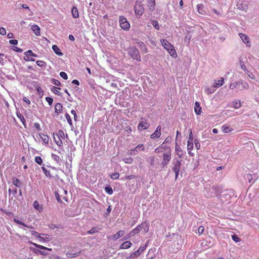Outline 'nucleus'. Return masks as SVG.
I'll list each match as a JSON object with an SVG mask.
<instances>
[{
    "label": "nucleus",
    "instance_id": "f257e3e1",
    "mask_svg": "<svg viewBox=\"0 0 259 259\" xmlns=\"http://www.w3.org/2000/svg\"><path fill=\"white\" fill-rule=\"evenodd\" d=\"M160 42L163 48L169 53L172 57H176L177 55L174 47L164 39H161Z\"/></svg>",
    "mask_w": 259,
    "mask_h": 259
},
{
    "label": "nucleus",
    "instance_id": "f03ea898",
    "mask_svg": "<svg viewBox=\"0 0 259 259\" xmlns=\"http://www.w3.org/2000/svg\"><path fill=\"white\" fill-rule=\"evenodd\" d=\"M127 53L128 55L134 59L138 61H141V56L139 51L135 47H130L127 49Z\"/></svg>",
    "mask_w": 259,
    "mask_h": 259
},
{
    "label": "nucleus",
    "instance_id": "7ed1b4c3",
    "mask_svg": "<svg viewBox=\"0 0 259 259\" xmlns=\"http://www.w3.org/2000/svg\"><path fill=\"white\" fill-rule=\"evenodd\" d=\"M181 161L182 160L181 159H179L178 158H175L172 161V170L175 173L176 179L178 178L179 171L181 169Z\"/></svg>",
    "mask_w": 259,
    "mask_h": 259
},
{
    "label": "nucleus",
    "instance_id": "20e7f679",
    "mask_svg": "<svg viewBox=\"0 0 259 259\" xmlns=\"http://www.w3.org/2000/svg\"><path fill=\"white\" fill-rule=\"evenodd\" d=\"M120 26L125 30H128L130 28V24L127 19L123 16H120L119 19Z\"/></svg>",
    "mask_w": 259,
    "mask_h": 259
},
{
    "label": "nucleus",
    "instance_id": "39448f33",
    "mask_svg": "<svg viewBox=\"0 0 259 259\" xmlns=\"http://www.w3.org/2000/svg\"><path fill=\"white\" fill-rule=\"evenodd\" d=\"M250 0H237L236 6L241 10H246L248 8V3Z\"/></svg>",
    "mask_w": 259,
    "mask_h": 259
},
{
    "label": "nucleus",
    "instance_id": "423d86ee",
    "mask_svg": "<svg viewBox=\"0 0 259 259\" xmlns=\"http://www.w3.org/2000/svg\"><path fill=\"white\" fill-rule=\"evenodd\" d=\"M171 159V152L167 151L163 154V160L161 163V167L164 168L167 165Z\"/></svg>",
    "mask_w": 259,
    "mask_h": 259
},
{
    "label": "nucleus",
    "instance_id": "0eeeda50",
    "mask_svg": "<svg viewBox=\"0 0 259 259\" xmlns=\"http://www.w3.org/2000/svg\"><path fill=\"white\" fill-rule=\"evenodd\" d=\"M141 231V227L140 226H138L134 229L132 230L129 233H128L124 238V240H127L133 236L135 234L139 233Z\"/></svg>",
    "mask_w": 259,
    "mask_h": 259
},
{
    "label": "nucleus",
    "instance_id": "6e6552de",
    "mask_svg": "<svg viewBox=\"0 0 259 259\" xmlns=\"http://www.w3.org/2000/svg\"><path fill=\"white\" fill-rule=\"evenodd\" d=\"M37 238L41 243L48 242L52 240L51 236L44 234L38 235Z\"/></svg>",
    "mask_w": 259,
    "mask_h": 259
},
{
    "label": "nucleus",
    "instance_id": "1a4fd4ad",
    "mask_svg": "<svg viewBox=\"0 0 259 259\" xmlns=\"http://www.w3.org/2000/svg\"><path fill=\"white\" fill-rule=\"evenodd\" d=\"M239 35L242 41L245 44L247 47H250L251 46V42L250 41L249 38L246 34L242 33H239Z\"/></svg>",
    "mask_w": 259,
    "mask_h": 259
},
{
    "label": "nucleus",
    "instance_id": "9d476101",
    "mask_svg": "<svg viewBox=\"0 0 259 259\" xmlns=\"http://www.w3.org/2000/svg\"><path fill=\"white\" fill-rule=\"evenodd\" d=\"M143 11L144 10L143 7L140 4L136 3L135 6V13L137 15L141 16L143 13Z\"/></svg>",
    "mask_w": 259,
    "mask_h": 259
},
{
    "label": "nucleus",
    "instance_id": "9b49d317",
    "mask_svg": "<svg viewBox=\"0 0 259 259\" xmlns=\"http://www.w3.org/2000/svg\"><path fill=\"white\" fill-rule=\"evenodd\" d=\"M161 136V126L158 125L154 133L150 135V138L152 139L159 138Z\"/></svg>",
    "mask_w": 259,
    "mask_h": 259
},
{
    "label": "nucleus",
    "instance_id": "f8f14e48",
    "mask_svg": "<svg viewBox=\"0 0 259 259\" xmlns=\"http://www.w3.org/2000/svg\"><path fill=\"white\" fill-rule=\"evenodd\" d=\"M225 82V80L223 77H221L220 79L215 80L214 81V84L213 85V88H218L221 87Z\"/></svg>",
    "mask_w": 259,
    "mask_h": 259
},
{
    "label": "nucleus",
    "instance_id": "ddd939ff",
    "mask_svg": "<svg viewBox=\"0 0 259 259\" xmlns=\"http://www.w3.org/2000/svg\"><path fill=\"white\" fill-rule=\"evenodd\" d=\"M197 11L200 14H201V15L206 14V11L204 8L203 5L202 4L197 5Z\"/></svg>",
    "mask_w": 259,
    "mask_h": 259
},
{
    "label": "nucleus",
    "instance_id": "4468645a",
    "mask_svg": "<svg viewBox=\"0 0 259 259\" xmlns=\"http://www.w3.org/2000/svg\"><path fill=\"white\" fill-rule=\"evenodd\" d=\"M31 29L36 36H39L40 35V28L38 25L36 24L32 25Z\"/></svg>",
    "mask_w": 259,
    "mask_h": 259
},
{
    "label": "nucleus",
    "instance_id": "2eb2a0df",
    "mask_svg": "<svg viewBox=\"0 0 259 259\" xmlns=\"http://www.w3.org/2000/svg\"><path fill=\"white\" fill-rule=\"evenodd\" d=\"M149 127V124L146 122H140L138 125V130L141 131L143 130H146Z\"/></svg>",
    "mask_w": 259,
    "mask_h": 259
},
{
    "label": "nucleus",
    "instance_id": "dca6fc26",
    "mask_svg": "<svg viewBox=\"0 0 259 259\" xmlns=\"http://www.w3.org/2000/svg\"><path fill=\"white\" fill-rule=\"evenodd\" d=\"M124 234H125V231L124 230H120V231H118L116 233V234H115L114 235H113L112 237V239L114 240H117L119 238L122 237Z\"/></svg>",
    "mask_w": 259,
    "mask_h": 259
},
{
    "label": "nucleus",
    "instance_id": "f3484780",
    "mask_svg": "<svg viewBox=\"0 0 259 259\" xmlns=\"http://www.w3.org/2000/svg\"><path fill=\"white\" fill-rule=\"evenodd\" d=\"M132 245V243L130 241H126L122 243L120 246V249H126L130 248Z\"/></svg>",
    "mask_w": 259,
    "mask_h": 259
},
{
    "label": "nucleus",
    "instance_id": "a211bd4d",
    "mask_svg": "<svg viewBox=\"0 0 259 259\" xmlns=\"http://www.w3.org/2000/svg\"><path fill=\"white\" fill-rule=\"evenodd\" d=\"M39 136L40 138L42 140V142L45 144H48L49 142V137L48 136L44 134L40 133L39 134Z\"/></svg>",
    "mask_w": 259,
    "mask_h": 259
},
{
    "label": "nucleus",
    "instance_id": "6ab92c4d",
    "mask_svg": "<svg viewBox=\"0 0 259 259\" xmlns=\"http://www.w3.org/2000/svg\"><path fill=\"white\" fill-rule=\"evenodd\" d=\"M194 111L197 115H200L201 112V107L198 102H196L194 105Z\"/></svg>",
    "mask_w": 259,
    "mask_h": 259
},
{
    "label": "nucleus",
    "instance_id": "aec40b11",
    "mask_svg": "<svg viewBox=\"0 0 259 259\" xmlns=\"http://www.w3.org/2000/svg\"><path fill=\"white\" fill-rule=\"evenodd\" d=\"M222 130L224 133H229L233 131V129L227 124L222 126Z\"/></svg>",
    "mask_w": 259,
    "mask_h": 259
},
{
    "label": "nucleus",
    "instance_id": "412c9836",
    "mask_svg": "<svg viewBox=\"0 0 259 259\" xmlns=\"http://www.w3.org/2000/svg\"><path fill=\"white\" fill-rule=\"evenodd\" d=\"M33 207L35 210L38 211V212H41L42 211L43 207L42 205L39 204L37 201H34L33 203Z\"/></svg>",
    "mask_w": 259,
    "mask_h": 259
},
{
    "label": "nucleus",
    "instance_id": "4be33fe9",
    "mask_svg": "<svg viewBox=\"0 0 259 259\" xmlns=\"http://www.w3.org/2000/svg\"><path fill=\"white\" fill-rule=\"evenodd\" d=\"M146 248V245L140 247L137 250L134 252V255H136L137 257L139 256L140 254L145 250Z\"/></svg>",
    "mask_w": 259,
    "mask_h": 259
},
{
    "label": "nucleus",
    "instance_id": "5701e85b",
    "mask_svg": "<svg viewBox=\"0 0 259 259\" xmlns=\"http://www.w3.org/2000/svg\"><path fill=\"white\" fill-rule=\"evenodd\" d=\"M71 13L72 15V17L74 18H77L79 17V14L77 8L73 6L71 9Z\"/></svg>",
    "mask_w": 259,
    "mask_h": 259
},
{
    "label": "nucleus",
    "instance_id": "b1692460",
    "mask_svg": "<svg viewBox=\"0 0 259 259\" xmlns=\"http://www.w3.org/2000/svg\"><path fill=\"white\" fill-rule=\"evenodd\" d=\"M52 49L54 52L58 56H62L63 55L60 49L57 46L54 45L52 46Z\"/></svg>",
    "mask_w": 259,
    "mask_h": 259
},
{
    "label": "nucleus",
    "instance_id": "393cba45",
    "mask_svg": "<svg viewBox=\"0 0 259 259\" xmlns=\"http://www.w3.org/2000/svg\"><path fill=\"white\" fill-rule=\"evenodd\" d=\"M139 226L141 227V230H144L145 233H147L149 231V225L147 222L142 223Z\"/></svg>",
    "mask_w": 259,
    "mask_h": 259
},
{
    "label": "nucleus",
    "instance_id": "a878e982",
    "mask_svg": "<svg viewBox=\"0 0 259 259\" xmlns=\"http://www.w3.org/2000/svg\"><path fill=\"white\" fill-rule=\"evenodd\" d=\"M79 254V252H74L73 251H69L66 253V255L68 257L72 258V257H75L78 256Z\"/></svg>",
    "mask_w": 259,
    "mask_h": 259
},
{
    "label": "nucleus",
    "instance_id": "bb28decb",
    "mask_svg": "<svg viewBox=\"0 0 259 259\" xmlns=\"http://www.w3.org/2000/svg\"><path fill=\"white\" fill-rule=\"evenodd\" d=\"M241 106V102L239 100H236L233 102L232 107L238 109Z\"/></svg>",
    "mask_w": 259,
    "mask_h": 259
},
{
    "label": "nucleus",
    "instance_id": "cd10ccee",
    "mask_svg": "<svg viewBox=\"0 0 259 259\" xmlns=\"http://www.w3.org/2000/svg\"><path fill=\"white\" fill-rule=\"evenodd\" d=\"M55 111L57 113H59L62 111V106L60 103H57L55 105Z\"/></svg>",
    "mask_w": 259,
    "mask_h": 259
},
{
    "label": "nucleus",
    "instance_id": "c85d7f7f",
    "mask_svg": "<svg viewBox=\"0 0 259 259\" xmlns=\"http://www.w3.org/2000/svg\"><path fill=\"white\" fill-rule=\"evenodd\" d=\"M31 244L36 247L37 248H38L39 249H45V250H49V251H51L52 250V248H47V247H46L42 245H39L38 244H36L35 243H31Z\"/></svg>",
    "mask_w": 259,
    "mask_h": 259
},
{
    "label": "nucleus",
    "instance_id": "c756f323",
    "mask_svg": "<svg viewBox=\"0 0 259 259\" xmlns=\"http://www.w3.org/2000/svg\"><path fill=\"white\" fill-rule=\"evenodd\" d=\"M53 138H54V140L56 143V144L57 145V146H58L59 147H62V145H63V143H62V140L60 139V138H58V139L57 140L56 137H55V134H53Z\"/></svg>",
    "mask_w": 259,
    "mask_h": 259
},
{
    "label": "nucleus",
    "instance_id": "7c9ffc66",
    "mask_svg": "<svg viewBox=\"0 0 259 259\" xmlns=\"http://www.w3.org/2000/svg\"><path fill=\"white\" fill-rule=\"evenodd\" d=\"M56 136H57L58 138L64 139L65 137V134L62 130H59L58 133L56 134Z\"/></svg>",
    "mask_w": 259,
    "mask_h": 259
},
{
    "label": "nucleus",
    "instance_id": "2f4dec72",
    "mask_svg": "<svg viewBox=\"0 0 259 259\" xmlns=\"http://www.w3.org/2000/svg\"><path fill=\"white\" fill-rule=\"evenodd\" d=\"M239 85L241 87V89H247L249 87L248 83L243 81L239 82Z\"/></svg>",
    "mask_w": 259,
    "mask_h": 259
},
{
    "label": "nucleus",
    "instance_id": "473e14b6",
    "mask_svg": "<svg viewBox=\"0 0 259 259\" xmlns=\"http://www.w3.org/2000/svg\"><path fill=\"white\" fill-rule=\"evenodd\" d=\"M164 148V146H163V144H162L155 149V152L156 153H161L163 151Z\"/></svg>",
    "mask_w": 259,
    "mask_h": 259
},
{
    "label": "nucleus",
    "instance_id": "72a5a7b5",
    "mask_svg": "<svg viewBox=\"0 0 259 259\" xmlns=\"http://www.w3.org/2000/svg\"><path fill=\"white\" fill-rule=\"evenodd\" d=\"M152 21V24L153 26V27L156 29L159 30L160 29V26L159 25V23L157 21L155 20H151Z\"/></svg>",
    "mask_w": 259,
    "mask_h": 259
},
{
    "label": "nucleus",
    "instance_id": "f704fd0d",
    "mask_svg": "<svg viewBox=\"0 0 259 259\" xmlns=\"http://www.w3.org/2000/svg\"><path fill=\"white\" fill-rule=\"evenodd\" d=\"M135 150L136 152H138L139 150L144 151L145 147L143 144H139L137 146H136L135 148Z\"/></svg>",
    "mask_w": 259,
    "mask_h": 259
},
{
    "label": "nucleus",
    "instance_id": "c9c22d12",
    "mask_svg": "<svg viewBox=\"0 0 259 259\" xmlns=\"http://www.w3.org/2000/svg\"><path fill=\"white\" fill-rule=\"evenodd\" d=\"M13 184L17 187H20L21 186V183L19 180L17 178L13 179Z\"/></svg>",
    "mask_w": 259,
    "mask_h": 259
},
{
    "label": "nucleus",
    "instance_id": "e433bc0d",
    "mask_svg": "<svg viewBox=\"0 0 259 259\" xmlns=\"http://www.w3.org/2000/svg\"><path fill=\"white\" fill-rule=\"evenodd\" d=\"M24 55H28V56H31V57H37V55L36 54L33 53L32 52V51L31 50H30L26 51L24 53Z\"/></svg>",
    "mask_w": 259,
    "mask_h": 259
},
{
    "label": "nucleus",
    "instance_id": "4c0bfd02",
    "mask_svg": "<svg viewBox=\"0 0 259 259\" xmlns=\"http://www.w3.org/2000/svg\"><path fill=\"white\" fill-rule=\"evenodd\" d=\"M176 151L177 152V155L179 156L180 158H182L183 156V154L182 152L181 148L179 146H176Z\"/></svg>",
    "mask_w": 259,
    "mask_h": 259
},
{
    "label": "nucleus",
    "instance_id": "58836bf2",
    "mask_svg": "<svg viewBox=\"0 0 259 259\" xmlns=\"http://www.w3.org/2000/svg\"><path fill=\"white\" fill-rule=\"evenodd\" d=\"M138 45L139 46H140L142 50H143V51L144 53H147V48L146 47V46L145 45V44L142 42V41H140L138 42Z\"/></svg>",
    "mask_w": 259,
    "mask_h": 259
},
{
    "label": "nucleus",
    "instance_id": "ea45409f",
    "mask_svg": "<svg viewBox=\"0 0 259 259\" xmlns=\"http://www.w3.org/2000/svg\"><path fill=\"white\" fill-rule=\"evenodd\" d=\"M98 231H99V230L97 228L94 227L90 230L88 231L87 233L89 234H93L98 232Z\"/></svg>",
    "mask_w": 259,
    "mask_h": 259
},
{
    "label": "nucleus",
    "instance_id": "a19ab883",
    "mask_svg": "<svg viewBox=\"0 0 259 259\" xmlns=\"http://www.w3.org/2000/svg\"><path fill=\"white\" fill-rule=\"evenodd\" d=\"M187 148L188 150H191L193 148V141H188L187 142Z\"/></svg>",
    "mask_w": 259,
    "mask_h": 259
},
{
    "label": "nucleus",
    "instance_id": "79ce46f5",
    "mask_svg": "<svg viewBox=\"0 0 259 259\" xmlns=\"http://www.w3.org/2000/svg\"><path fill=\"white\" fill-rule=\"evenodd\" d=\"M59 90H60V88L54 87L52 89V91L54 94H56L57 95H60V92L59 91Z\"/></svg>",
    "mask_w": 259,
    "mask_h": 259
},
{
    "label": "nucleus",
    "instance_id": "37998d69",
    "mask_svg": "<svg viewBox=\"0 0 259 259\" xmlns=\"http://www.w3.org/2000/svg\"><path fill=\"white\" fill-rule=\"evenodd\" d=\"M36 64L39 67H45L46 66V63L44 61H41V60L37 61Z\"/></svg>",
    "mask_w": 259,
    "mask_h": 259
},
{
    "label": "nucleus",
    "instance_id": "c03bdc74",
    "mask_svg": "<svg viewBox=\"0 0 259 259\" xmlns=\"http://www.w3.org/2000/svg\"><path fill=\"white\" fill-rule=\"evenodd\" d=\"M41 168H42L43 171L44 172L45 175L46 176V177H49V178H50L51 177L50 171L48 170L46 167H45L44 166H42L41 167Z\"/></svg>",
    "mask_w": 259,
    "mask_h": 259
},
{
    "label": "nucleus",
    "instance_id": "a18cd8bd",
    "mask_svg": "<svg viewBox=\"0 0 259 259\" xmlns=\"http://www.w3.org/2000/svg\"><path fill=\"white\" fill-rule=\"evenodd\" d=\"M223 115H225L226 116H231L234 115V113L232 111L226 110L224 111L223 113Z\"/></svg>",
    "mask_w": 259,
    "mask_h": 259
},
{
    "label": "nucleus",
    "instance_id": "49530a36",
    "mask_svg": "<svg viewBox=\"0 0 259 259\" xmlns=\"http://www.w3.org/2000/svg\"><path fill=\"white\" fill-rule=\"evenodd\" d=\"M35 161L39 165H41L42 163V160L40 156H36L35 157Z\"/></svg>",
    "mask_w": 259,
    "mask_h": 259
},
{
    "label": "nucleus",
    "instance_id": "de8ad7c7",
    "mask_svg": "<svg viewBox=\"0 0 259 259\" xmlns=\"http://www.w3.org/2000/svg\"><path fill=\"white\" fill-rule=\"evenodd\" d=\"M119 174L118 172H114L111 175L110 177L113 180H117L119 178Z\"/></svg>",
    "mask_w": 259,
    "mask_h": 259
},
{
    "label": "nucleus",
    "instance_id": "09e8293b",
    "mask_svg": "<svg viewBox=\"0 0 259 259\" xmlns=\"http://www.w3.org/2000/svg\"><path fill=\"white\" fill-rule=\"evenodd\" d=\"M105 192L109 195H111L113 193V190L111 187H106L105 188Z\"/></svg>",
    "mask_w": 259,
    "mask_h": 259
},
{
    "label": "nucleus",
    "instance_id": "8fccbe9b",
    "mask_svg": "<svg viewBox=\"0 0 259 259\" xmlns=\"http://www.w3.org/2000/svg\"><path fill=\"white\" fill-rule=\"evenodd\" d=\"M123 160L125 163L131 164L132 163L133 159L132 158L128 157L124 158Z\"/></svg>",
    "mask_w": 259,
    "mask_h": 259
},
{
    "label": "nucleus",
    "instance_id": "3c124183",
    "mask_svg": "<svg viewBox=\"0 0 259 259\" xmlns=\"http://www.w3.org/2000/svg\"><path fill=\"white\" fill-rule=\"evenodd\" d=\"M65 117H66V120L68 121L69 125L71 126H72L71 118L70 116H69V115L68 114H66Z\"/></svg>",
    "mask_w": 259,
    "mask_h": 259
},
{
    "label": "nucleus",
    "instance_id": "603ef678",
    "mask_svg": "<svg viewBox=\"0 0 259 259\" xmlns=\"http://www.w3.org/2000/svg\"><path fill=\"white\" fill-rule=\"evenodd\" d=\"M46 101L48 103L49 105L51 106L53 102V99L51 97H47L46 98Z\"/></svg>",
    "mask_w": 259,
    "mask_h": 259
},
{
    "label": "nucleus",
    "instance_id": "864d4df0",
    "mask_svg": "<svg viewBox=\"0 0 259 259\" xmlns=\"http://www.w3.org/2000/svg\"><path fill=\"white\" fill-rule=\"evenodd\" d=\"M232 239L235 242H238L241 240V239L237 235H235L232 236Z\"/></svg>",
    "mask_w": 259,
    "mask_h": 259
},
{
    "label": "nucleus",
    "instance_id": "5fc2aeb1",
    "mask_svg": "<svg viewBox=\"0 0 259 259\" xmlns=\"http://www.w3.org/2000/svg\"><path fill=\"white\" fill-rule=\"evenodd\" d=\"M238 84L239 85V83H237V82H234L233 83H232L230 84V85L229 86V88L230 89L233 90L237 87Z\"/></svg>",
    "mask_w": 259,
    "mask_h": 259
},
{
    "label": "nucleus",
    "instance_id": "6e6d98bb",
    "mask_svg": "<svg viewBox=\"0 0 259 259\" xmlns=\"http://www.w3.org/2000/svg\"><path fill=\"white\" fill-rule=\"evenodd\" d=\"M149 2V6L150 7V9H153L154 6H155V0H148Z\"/></svg>",
    "mask_w": 259,
    "mask_h": 259
},
{
    "label": "nucleus",
    "instance_id": "4d7b16f0",
    "mask_svg": "<svg viewBox=\"0 0 259 259\" xmlns=\"http://www.w3.org/2000/svg\"><path fill=\"white\" fill-rule=\"evenodd\" d=\"M26 57L24 58V60L26 61H34L35 60L31 56L28 55H25Z\"/></svg>",
    "mask_w": 259,
    "mask_h": 259
},
{
    "label": "nucleus",
    "instance_id": "13d9d810",
    "mask_svg": "<svg viewBox=\"0 0 259 259\" xmlns=\"http://www.w3.org/2000/svg\"><path fill=\"white\" fill-rule=\"evenodd\" d=\"M60 75L61 77H62L64 79H67L68 78V76L67 74L65 72H61L60 73Z\"/></svg>",
    "mask_w": 259,
    "mask_h": 259
},
{
    "label": "nucleus",
    "instance_id": "bf43d9fd",
    "mask_svg": "<svg viewBox=\"0 0 259 259\" xmlns=\"http://www.w3.org/2000/svg\"><path fill=\"white\" fill-rule=\"evenodd\" d=\"M52 157L54 160L56 161L57 162L59 161L60 158L58 155H57L55 154H52Z\"/></svg>",
    "mask_w": 259,
    "mask_h": 259
},
{
    "label": "nucleus",
    "instance_id": "052dcab7",
    "mask_svg": "<svg viewBox=\"0 0 259 259\" xmlns=\"http://www.w3.org/2000/svg\"><path fill=\"white\" fill-rule=\"evenodd\" d=\"M14 222H15L16 223L18 224L22 225L23 226H26V225L25 224L23 223V222H22L21 221H19L18 219H15L14 220Z\"/></svg>",
    "mask_w": 259,
    "mask_h": 259
},
{
    "label": "nucleus",
    "instance_id": "680f3d73",
    "mask_svg": "<svg viewBox=\"0 0 259 259\" xmlns=\"http://www.w3.org/2000/svg\"><path fill=\"white\" fill-rule=\"evenodd\" d=\"M52 83L57 86H59L61 84L60 82L56 79H52Z\"/></svg>",
    "mask_w": 259,
    "mask_h": 259
},
{
    "label": "nucleus",
    "instance_id": "e2e57ef3",
    "mask_svg": "<svg viewBox=\"0 0 259 259\" xmlns=\"http://www.w3.org/2000/svg\"><path fill=\"white\" fill-rule=\"evenodd\" d=\"M214 89H211L210 88H207V89L205 90V92L208 95L213 93L214 92Z\"/></svg>",
    "mask_w": 259,
    "mask_h": 259
},
{
    "label": "nucleus",
    "instance_id": "0e129e2a",
    "mask_svg": "<svg viewBox=\"0 0 259 259\" xmlns=\"http://www.w3.org/2000/svg\"><path fill=\"white\" fill-rule=\"evenodd\" d=\"M204 230V227L203 226H200L198 229V233L199 234H201L203 233Z\"/></svg>",
    "mask_w": 259,
    "mask_h": 259
},
{
    "label": "nucleus",
    "instance_id": "69168bd1",
    "mask_svg": "<svg viewBox=\"0 0 259 259\" xmlns=\"http://www.w3.org/2000/svg\"><path fill=\"white\" fill-rule=\"evenodd\" d=\"M0 34L3 35L6 34V30L4 27L0 28Z\"/></svg>",
    "mask_w": 259,
    "mask_h": 259
},
{
    "label": "nucleus",
    "instance_id": "338daca9",
    "mask_svg": "<svg viewBox=\"0 0 259 259\" xmlns=\"http://www.w3.org/2000/svg\"><path fill=\"white\" fill-rule=\"evenodd\" d=\"M17 193V189H15L13 190H12L11 189H9V195L11 194V193H12L13 195H15Z\"/></svg>",
    "mask_w": 259,
    "mask_h": 259
},
{
    "label": "nucleus",
    "instance_id": "774afa93",
    "mask_svg": "<svg viewBox=\"0 0 259 259\" xmlns=\"http://www.w3.org/2000/svg\"><path fill=\"white\" fill-rule=\"evenodd\" d=\"M191 38V36L190 35H187L185 36L184 40L186 41H187L188 43L189 44Z\"/></svg>",
    "mask_w": 259,
    "mask_h": 259
}]
</instances>
